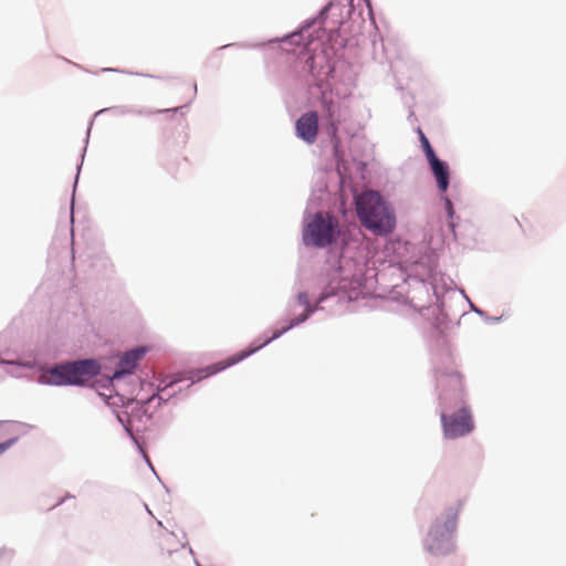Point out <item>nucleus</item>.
Wrapping results in <instances>:
<instances>
[{"label": "nucleus", "instance_id": "obj_1", "mask_svg": "<svg viewBox=\"0 0 566 566\" xmlns=\"http://www.w3.org/2000/svg\"><path fill=\"white\" fill-rule=\"evenodd\" d=\"M357 217L366 229L375 234H388L396 226L394 211L381 195L365 190L355 196Z\"/></svg>", "mask_w": 566, "mask_h": 566}, {"label": "nucleus", "instance_id": "obj_2", "mask_svg": "<svg viewBox=\"0 0 566 566\" xmlns=\"http://www.w3.org/2000/svg\"><path fill=\"white\" fill-rule=\"evenodd\" d=\"M99 366L94 360H80L49 369L41 376L44 384L53 386L83 385L96 376Z\"/></svg>", "mask_w": 566, "mask_h": 566}, {"label": "nucleus", "instance_id": "obj_3", "mask_svg": "<svg viewBox=\"0 0 566 566\" xmlns=\"http://www.w3.org/2000/svg\"><path fill=\"white\" fill-rule=\"evenodd\" d=\"M338 220L328 212H317L306 222L303 242L307 247L325 248L336 242L339 230Z\"/></svg>", "mask_w": 566, "mask_h": 566}, {"label": "nucleus", "instance_id": "obj_4", "mask_svg": "<svg viewBox=\"0 0 566 566\" xmlns=\"http://www.w3.org/2000/svg\"><path fill=\"white\" fill-rule=\"evenodd\" d=\"M457 526L455 515L437 520L426 538V548L434 557L447 556L454 549L452 534Z\"/></svg>", "mask_w": 566, "mask_h": 566}, {"label": "nucleus", "instance_id": "obj_5", "mask_svg": "<svg viewBox=\"0 0 566 566\" xmlns=\"http://www.w3.org/2000/svg\"><path fill=\"white\" fill-rule=\"evenodd\" d=\"M441 422L443 433L449 439L463 437L474 429L472 415L467 407H461L451 416L441 413Z\"/></svg>", "mask_w": 566, "mask_h": 566}, {"label": "nucleus", "instance_id": "obj_6", "mask_svg": "<svg viewBox=\"0 0 566 566\" xmlns=\"http://www.w3.org/2000/svg\"><path fill=\"white\" fill-rule=\"evenodd\" d=\"M311 310L308 307L305 308V311L298 315L297 317H295L294 319L291 321V323L284 327L283 329L279 331V332H275L273 334V336L269 339H266L263 344H261L260 346L258 347H254V348H251L249 350H242L238 354H234L230 357H228L227 359L222 360V361H219L217 364H213L209 367H207V374L206 376H210V375H213L218 371H221L239 361H241L242 359H244L245 357L250 356L251 354H253L254 352H256L259 348H261L262 346L266 345L268 343H270L272 339L274 338H277L279 336H281L284 332L289 331L290 328H292L293 326L295 325H298L303 322H305L308 317V314H310Z\"/></svg>", "mask_w": 566, "mask_h": 566}, {"label": "nucleus", "instance_id": "obj_7", "mask_svg": "<svg viewBox=\"0 0 566 566\" xmlns=\"http://www.w3.org/2000/svg\"><path fill=\"white\" fill-rule=\"evenodd\" d=\"M157 543L161 553H167V555L171 557V564L176 563L178 566H190L191 559L184 549L182 543L174 533L167 531L161 532L157 537Z\"/></svg>", "mask_w": 566, "mask_h": 566}, {"label": "nucleus", "instance_id": "obj_8", "mask_svg": "<svg viewBox=\"0 0 566 566\" xmlns=\"http://www.w3.org/2000/svg\"><path fill=\"white\" fill-rule=\"evenodd\" d=\"M296 135L306 142L313 144L318 134V116L314 111L303 114L295 124Z\"/></svg>", "mask_w": 566, "mask_h": 566}, {"label": "nucleus", "instance_id": "obj_9", "mask_svg": "<svg viewBox=\"0 0 566 566\" xmlns=\"http://www.w3.org/2000/svg\"><path fill=\"white\" fill-rule=\"evenodd\" d=\"M322 107L324 111V115L328 120V130L332 140L335 145L339 144L338 130L340 124L344 122V117L342 115L340 106L336 105L333 99L323 98Z\"/></svg>", "mask_w": 566, "mask_h": 566}, {"label": "nucleus", "instance_id": "obj_10", "mask_svg": "<svg viewBox=\"0 0 566 566\" xmlns=\"http://www.w3.org/2000/svg\"><path fill=\"white\" fill-rule=\"evenodd\" d=\"M145 355L144 348H136L127 352L119 360L113 378H119L123 375L130 374L137 365V361Z\"/></svg>", "mask_w": 566, "mask_h": 566}, {"label": "nucleus", "instance_id": "obj_11", "mask_svg": "<svg viewBox=\"0 0 566 566\" xmlns=\"http://www.w3.org/2000/svg\"><path fill=\"white\" fill-rule=\"evenodd\" d=\"M430 167L432 169L433 176L437 180V185L440 191L444 192L449 186V167L448 165L440 160L438 157H434L431 160H428Z\"/></svg>", "mask_w": 566, "mask_h": 566}, {"label": "nucleus", "instance_id": "obj_12", "mask_svg": "<svg viewBox=\"0 0 566 566\" xmlns=\"http://www.w3.org/2000/svg\"><path fill=\"white\" fill-rule=\"evenodd\" d=\"M419 136H420V142H421V145H422V148H423V151L426 154V157L428 160H431L433 159L436 156V153L433 151L428 138L426 137V135L419 130Z\"/></svg>", "mask_w": 566, "mask_h": 566}, {"label": "nucleus", "instance_id": "obj_13", "mask_svg": "<svg viewBox=\"0 0 566 566\" xmlns=\"http://www.w3.org/2000/svg\"><path fill=\"white\" fill-rule=\"evenodd\" d=\"M14 442H15V439H10L6 442L0 443V454H2L6 450H8Z\"/></svg>", "mask_w": 566, "mask_h": 566}, {"label": "nucleus", "instance_id": "obj_14", "mask_svg": "<svg viewBox=\"0 0 566 566\" xmlns=\"http://www.w3.org/2000/svg\"><path fill=\"white\" fill-rule=\"evenodd\" d=\"M179 107H175V108H170V109H157V111H150L148 112V114L153 115V114H158V113H168V112H178Z\"/></svg>", "mask_w": 566, "mask_h": 566}, {"label": "nucleus", "instance_id": "obj_15", "mask_svg": "<svg viewBox=\"0 0 566 566\" xmlns=\"http://www.w3.org/2000/svg\"><path fill=\"white\" fill-rule=\"evenodd\" d=\"M444 203H446V207L448 209L449 216L451 217L452 213H453L452 202H451V200L449 198H444Z\"/></svg>", "mask_w": 566, "mask_h": 566}, {"label": "nucleus", "instance_id": "obj_16", "mask_svg": "<svg viewBox=\"0 0 566 566\" xmlns=\"http://www.w3.org/2000/svg\"><path fill=\"white\" fill-rule=\"evenodd\" d=\"M298 300L302 304H306V297L303 294L298 295Z\"/></svg>", "mask_w": 566, "mask_h": 566}, {"label": "nucleus", "instance_id": "obj_17", "mask_svg": "<svg viewBox=\"0 0 566 566\" xmlns=\"http://www.w3.org/2000/svg\"><path fill=\"white\" fill-rule=\"evenodd\" d=\"M184 122H185V118H184V116L181 115V116H180V123L182 124Z\"/></svg>", "mask_w": 566, "mask_h": 566}]
</instances>
